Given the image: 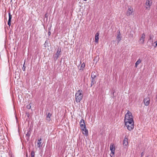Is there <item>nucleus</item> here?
Returning <instances> with one entry per match:
<instances>
[{
    "label": "nucleus",
    "mask_w": 157,
    "mask_h": 157,
    "mask_svg": "<svg viewBox=\"0 0 157 157\" xmlns=\"http://www.w3.org/2000/svg\"><path fill=\"white\" fill-rule=\"evenodd\" d=\"M83 97L82 91V90H78L75 94V101L77 103L79 102Z\"/></svg>",
    "instance_id": "nucleus-1"
},
{
    "label": "nucleus",
    "mask_w": 157,
    "mask_h": 157,
    "mask_svg": "<svg viewBox=\"0 0 157 157\" xmlns=\"http://www.w3.org/2000/svg\"><path fill=\"white\" fill-rule=\"evenodd\" d=\"M127 129L129 131H131L134 128V121H130L128 122L124 123Z\"/></svg>",
    "instance_id": "nucleus-2"
},
{
    "label": "nucleus",
    "mask_w": 157,
    "mask_h": 157,
    "mask_svg": "<svg viewBox=\"0 0 157 157\" xmlns=\"http://www.w3.org/2000/svg\"><path fill=\"white\" fill-rule=\"evenodd\" d=\"M133 119V117L132 113L128 110L127 113L125 114L124 119Z\"/></svg>",
    "instance_id": "nucleus-3"
},
{
    "label": "nucleus",
    "mask_w": 157,
    "mask_h": 157,
    "mask_svg": "<svg viewBox=\"0 0 157 157\" xmlns=\"http://www.w3.org/2000/svg\"><path fill=\"white\" fill-rule=\"evenodd\" d=\"M61 49L59 48L57 49V51L55 55V56H54V59L56 60L58 58L59 56L60 55L61 52Z\"/></svg>",
    "instance_id": "nucleus-4"
},
{
    "label": "nucleus",
    "mask_w": 157,
    "mask_h": 157,
    "mask_svg": "<svg viewBox=\"0 0 157 157\" xmlns=\"http://www.w3.org/2000/svg\"><path fill=\"white\" fill-rule=\"evenodd\" d=\"M152 3L151 0H147L146 3V9L149 10L150 9V6H151Z\"/></svg>",
    "instance_id": "nucleus-5"
},
{
    "label": "nucleus",
    "mask_w": 157,
    "mask_h": 157,
    "mask_svg": "<svg viewBox=\"0 0 157 157\" xmlns=\"http://www.w3.org/2000/svg\"><path fill=\"white\" fill-rule=\"evenodd\" d=\"M145 38V35L143 33L141 35L139 39V42L140 44H143L144 43V39Z\"/></svg>",
    "instance_id": "nucleus-6"
},
{
    "label": "nucleus",
    "mask_w": 157,
    "mask_h": 157,
    "mask_svg": "<svg viewBox=\"0 0 157 157\" xmlns=\"http://www.w3.org/2000/svg\"><path fill=\"white\" fill-rule=\"evenodd\" d=\"M150 99L149 97H147L144 99V104L145 105L147 106L150 103Z\"/></svg>",
    "instance_id": "nucleus-7"
},
{
    "label": "nucleus",
    "mask_w": 157,
    "mask_h": 157,
    "mask_svg": "<svg viewBox=\"0 0 157 157\" xmlns=\"http://www.w3.org/2000/svg\"><path fill=\"white\" fill-rule=\"evenodd\" d=\"M133 11V8L131 6L129 7L128 9V11L127 13V15L128 16L132 15Z\"/></svg>",
    "instance_id": "nucleus-8"
},
{
    "label": "nucleus",
    "mask_w": 157,
    "mask_h": 157,
    "mask_svg": "<svg viewBox=\"0 0 157 157\" xmlns=\"http://www.w3.org/2000/svg\"><path fill=\"white\" fill-rule=\"evenodd\" d=\"M110 149L111 151V154L113 155L115 151V148L113 144H111L110 146Z\"/></svg>",
    "instance_id": "nucleus-9"
},
{
    "label": "nucleus",
    "mask_w": 157,
    "mask_h": 157,
    "mask_svg": "<svg viewBox=\"0 0 157 157\" xmlns=\"http://www.w3.org/2000/svg\"><path fill=\"white\" fill-rule=\"evenodd\" d=\"M31 128L28 129L27 131V132L26 135V140H29V138L31 133Z\"/></svg>",
    "instance_id": "nucleus-10"
},
{
    "label": "nucleus",
    "mask_w": 157,
    "mask_h": 157,
    "mask_svg": "<svg viewBox=\"0 0 157 157\" xmlns=\"http://www.w3.org/2000/svg\"><path fill=\"white\" fill-rule=\"evenodd\" d=\"M80 126L81 128H86V125L85 123L84 120L83 119H82L80 122Z\"/></svg>",
    "instance_id": "nucleus-11"
},
{
    "label": "nucleus",
    "mask_w": 157,
    "mask_h": 157,
    "mask_svg": "<svg viewBox=\"0 0 157 157\" xmlns=\"http://www.w3.org/2000/svg\"><path fill=\"white\" fill-rule=\"evenodd\" d=\"M81 128L82 131L84 132H83V134H85L86 136H87L88 134V131L86 128V127L85 128L81 127Z\"/></svg>",
    "instance_id": "nucleus-12"
},
{
    "label": "nucleus",
    "mask_w": 157,
    "mask_h": 157,
    "mask_svg": "<svg viewBox=\"0 0 157 157\" xmlns=\"http://www.w3.org/2000/svg\"><path fill=\"white\" fill-rule=\"evenodd\" d=\"M99 33L98 32L96 33L95 37V41L96 43H98L99 40Z\"/></svg>",
    "instance_id": "nucleus-13"
},
{
    "label": "nucleus",
    "mask_w": 157,
    "mask_h": 157,
    "mask_svg": "<svg viewBox=\"0 0 157 157\" xmlns=\"http://www.w3.org/2000/svg\"><path fill=\"white\" fill-rule=\"evenodd\" d=\"M41 140L42 139L40 138L39 140H37V146L38 147H41L42 146V144H41Z\"/></svg>",
    "instance_id": "nucleus-14"
},
{
    "label": "nucleus",
    "mask_w": 157,
    "mask_h": 157,
    "mask_svg": "<svg viewBox=\"0 0 157 157\" xmlns=\"http://www.w3.org/2000/svg\"><path fill=\"white\" fill-rule=\"evenodd\" d=\"M52 116V114L50 113H48L47 114V116L46 117V120L49 122L51 120V117Z\"/></svg>",
    "instance_id": "nucleus-15"
},
{
    "label": "nucleus",
    "mask_w": 157,
    "mask_h": 157,
    "mask_svg": "<svg viewBox=\"0 0 157 157\" xmlns=\"http://www.w3.org/2000/svg\"><path fill=\"white\" fill-rule=\"evenodd\" d=\"M128 144V139L127 138L125 137H124V141L123 144L124 146H127Z\"/></svg>",
    "instance_id": "nucleus-16"
},
{
    "label": "nucleus",
    "mask_w": 157,
    "mask_h": 157,
    "mask_svg": "<svg viewBox=\"0 0 157 157\" xmlns=\"http://www.w3.org/2000/svg\"><path fill=\"white\" fill-rule=\"evenodd\" d=\"M96 79L91 78V83L90 87H92L93 85H94V84H95L96 83V82L95 81Z\"/></svg>",
    "instance_id": "nucleus-17"
},
{
    "label": "nucleus",
    "mask_w": 157,
    "mask_h": 157,
    "mask_svg": "<svg viewBox=\"0 0 157 157\" xmlns=\"http://www.w3.org/2000/svg\"><path fill=\"white\" fill-rule=\"evenodd\" d=\"M85 63L83 62L81 65L80 68H79V71H82L84 68L85 67Z\"/></svg>",
    "instance_id": "nucleus-18"
},
{
    "label": "nucleus",
    "mask_w": 157,
    "mask_h": 157,
    "mask_svg": "<svg viewBox=\"0 0 157 157\" xmlns=\"http://www.w3.org/2000/svg\"><path fill=\"white\" fill-rule=\"evenodd\" d=\"M141 62V60L140 59H138L137 61L136 62V63H135V67H137V65H139Z\"/></svg>",
    "instance_id": "nucleus-19"
},
{
    "label": "nucleus",
    "mask_w": 157,
    "mask_h": 157,
    "mask_svg": "<svg viewBox=\"0 0 157 157\" xmlns=\"http://www.w3.org/2000/svg\"><path fill=\"white\" fill-rule=\"evenodd\" d=\"M119 34L117 35V40L118 43H119L121 40V36L120 34V32L119 31Z\"/></svg>",
    "instance_id": "nucleus-20"
},
{
    "label": "nucleus",
    "mask_w": 157,
    "mask_h": 157,
    "mask_svg": "<svg viewBox=\"0 0 157 157\" xmlns=\"http://www.w3.org/2000/svg\"><path fill=\"white\" fill-rule=\"evenodd\" d=\"M95 73V72H92V73L91 78L96 79V75H94Z\"/></svg>",
    "instance_id": "nucleus-21"
},
{
    "label": "nucleus",
    "mask_w": 157,
    "mask_h": 157,
    "mask_svg": "<svg viewBox=\"0 0 157 157\" xmlns=\"http://www.w3.org/2000/svg\"><path fill=\"white\" fill-rule=\"evenodd\" d=\"M133 121V119H124V122H129V121Z\"/></svg>",
    "instance_id": "nucleus-22"
},
{
    "label": "nucleus",
    "mask_w": 157,
    "mask_h": 157,
    "mask_svg": "<svg viewBox=\"0 0 157 157\" xmlns=\"http://www.w3.org/2000/svg\"><path fill=\"white\" fill-rule=\"evenodd\" d=\"M9 21H11V19L12 18V16L10 14V13H9Z\"/></svg>",
    "instance_id": "nucleus-23"
},
{
    "label": "nucleus",
    "mask_w": 157,
    "mask_h": 157,
    "mask_svg": "<svg viewBox=\"0 0 157 157\" xmlns=\"http://www.w3.org/2000/svg\"><path fill=\"white\" fill-rule=\"evenodd\" d=\"M35 155V152L34 151H32L31 153V157H34Z\"/></svg>",
    "instance_id": "nucleus-24"
},
{
    "label": "nucleus",
    "mask_w": 157,
    "mask_h": 157,
    "mask_svg": "<svg viewBox=\"0 0 157 157\" xmlns=\"http://www.w3.org/2000/svg\"><path fill=\"white\" fill-rule=\"evenodd\" d=\"M27 108L28 109H30L31 108V106L30 104L26 106Z\"/></svg>",
    "instance_id": "nucleus-25"
},
{
    "label": "nucleus",
    "mask_w": 157,
    "mask_h": 157,
    "mask_svg": "<svg viewBox=\"0 0 157 157\" xmlns=\"http://www.w3.org/2000/svg\"><path fill=\"white\" fill-rule=\"evenodd\" d=\"M25 64V62H24V64L23 65V67H22V69L23 70V71H25V67L24 66V64Z\"/></svg>",
    "instance_id": "nucleus-26"
},
{
    "label": "nucleus",
    "mask_w": 157,
    "mask_h": 157,
    "mask_svg": "<svg viewBox=\"0 0 157 157\" xmlns=\"http://www.w3.org/2000/svg\"><path fill=\"white\" fill-rule=\"evenodd\" d=\"M11 21H8V25H9V27L11 25Z\"/></svg>",
    "instance_id": "nucleus-27"
},
{
    "label": "nucleus",
    "mask_w": 157,
    "mask_h": 157,
    "mask_svg": "<svg viewBox=\"0 0 157 157\" xmlns=\"http://www.w3.org/2000/svg\"><path fill=\"white\" fill-rule=\"evenodd\" d=\"M144 152H142L141 154V157H143L144 156Z\"/></svg>",
    "instance_id": "nucleus-28"
},
{
    "label": "nucleus",
    "mask_w": 157,
    "mask_h": 157,
    "mask_svg": "<svg viewBox=\"0 0 157 157\" xmlns=\"http://www.w3.org/2000/svg\"><path fill=\"white\" fill-rule=\"evenodd\" d=\"M48 36H50L51 34V31H48Z\"/></svg>",
    "instance_id": "nucleus-29"
},
{
    "label": "nucleus",
    "mask_w": 157,
    "mask_h": 157,
    "mask_svg": "<svg viewBox=\"0 0 157 157\" xmlns=\"http://www.w3.org/2000/svg\"><path fill=\"white\" fill-rule=\"evenodd\" d=\"M51 27H49L48 28V31H50L51 30Z\"/></svg>",
    "instance_id": "nucleus-30"
},
{
    "label": "nucleus",
    "mask_w": 157,
    "mask_h": 157,
    "mask_svg": "<svg viewBox=\"0 0 157 157\" xmlns=\"http://www.w3.org/2000/svg\"><path fill=\"white\" fill-rule=\"evenodd\" d=\"M154 43L155 44V47L157 46V40L154 42Z\"/></svg>",
    "instance_id": "nucleus-31"
},
{
    "label": "nucleus",
    "mask_w": 157,
    "mask_h": 157,
    "mask_svg": "<svg viewBox=\"0 0 157 157\" xmlns=\"http://www.w3.org/2000/svg\"><path fill=\"white\" fill-rule=\"evenodd\" d=\"M45 17H47V14L46 13L45 15Z\"/></svg>",
    "instance_id": "nucleus-32"
},
{
    "label": "nucleus",
    "mask_w": 157,
    "mask_h": 157,
    "mask_svg": "<svg viewBox=\"0 0 157 157\" xmlns=\"http://www.w3.org/2000/svg\"><path fill=\"white\" fill-rule=\"evenodd\" d=\"M87 0H83V1H87Z\"/></svg>",
    "instance_id": "nucleus-33"
},
{
    "label": "nucleus",
    "mask_w": 157,
    "mask_h": 157,
    "mask_svg": "<svg viewBox=\"0 0 157 157\" xmlns=\"http://www.w3.org/2000/svg\"><path fill=\"white\" fill-rule=\"evenodd\" d=\"M110 156H111V157H112V156L111 155H110Z\"/></svg>",
    "instance_id": "nucleus-34"
},
{
    "label": "nucleus",
    "mask_w": 157,
    "mask_h": 157,
    "mask_svg": "<svg viewBox=\"0 0 157 157\" xmlns=\"http://www.w3.org/2000/svg\"><path fill=\"white\" fill-rule=\"evenodd\" d=\"M146 157H149L147 156Z\"/></svg>",
    "instance_id": "nucleus-35"
}]
</instances>
